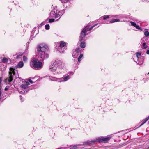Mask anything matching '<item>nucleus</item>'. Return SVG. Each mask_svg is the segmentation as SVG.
<instances>
[{
	"instance_id": "obj_27",
	"label": "nucleus",
	"mask_w": 149,
	"mask_h": 149,
	"mask_svg": "<svg viewBox=\"0 0 149 149\" xmlns=\"http://www.w3.org/2000/svg\"><path fill=\"white\" fill-rule=\"evenodd\" d=\"M45 28L46 30H49V29L50 26L49 24H46L45 26Z\"/></svg>"
},
{
	"instance_id": "obj_7",
	"label": "nucleus",
	"mask_w": 149,
	"mask_h": 149,
	"mask_svg": "<svg viewBox=\"0 0 149 149\" xmlns=\"http://www.w3.org/2000/svg\"><path fill=\"white\" fill-rule=\"evenodd\" d=\"M10 71L9 72V76L4 80V82L6 83H10L11 82L13 79V76L15 74V72L13 68H11L10 69Z\"/></svg>"
},
{
	"instance_id": "obj_30",
	"label": "nucleus",
	"mask_w": 149,
	"mask_h": 149,
	"mask_svg": "<svg viewBox=\"0 0 149 149\" xmlns=\"http://www.w3.org/2000/svg\"><path fill=\"white\" fill-rule=\"evenodd\" d=\"M23 61H24V62L26 61H27V58L26 56H23Z\"/></svg>"
},
{
	"instance_id": "obj_11",
	"label": "nucleus",
	"mask_w": 149,
	"mask_h": 149,
	"mask_svg": "<svg viewBox=\"0 0 149 149\" xmlns=\"http://www.w3.org/2000/svg\"><path fill=\"white\" fill-rule=\"evenodd\" d=\"M98 142V141L97 140V138L93 140H91V141L88 140L84 142L83 143V145H88V144H91L93 145L95 142Z\"/></svg>"
},
{
	"instance_id": "obj_37",
	"label": "nucleus",
	"mask_w": 149,
	"mask_h": 149,
	"mask_svg": "<svg viewBox=\"0 0 149 149\" xmlns=\"http://www.w3.org/2000/svg\"><path fill=\"white\" fill-rule=\"evenodd\" d=\"M40 24L42 26L44 25V23H43V22H42Z\"/></svg>"
},
{
	"instance_id": "obj_10",
	"label": "nucleus",
	"mask_w": 149,
	"mask_h": 149,
	"mask_svg": "<svg viewBox=\"0 0 149 149\" xmlns=\"http://www.w3.org/2000/svg\"><path fill=\"white\" fill-rule=\"evenodd\" d=\"M80 53V50L79 48L76 49L74 51H72V55L74 58H76Z\"/></svg>"
},
{
	"instance_id": "obj_8",
	"label": "nucleus",
	"mask_w": 149,
	"mask_h": 149,
	"mask_svg": "<svg viewBox=\"0 0 149 149\" xmlns=\"http://www.w3.org/2000/svg\"><path fill=\"white\" fill-rule=\"evenodd\" d=\"M49 79L52 81H57L58 82H64L68 80L70 78V75H68L60 78H57L54 77L49 76Z\"/></svg>"
},
{
	"instance_id": "obj_43",
	"label": "nucleus",
	"mask_w": 149,
	"mask_h": 149,
	"mask_svg": "<svg viewBox=\"0 0 149 149\" xmlns=\"http://www.w3.org/2000/svg\"><path fill=\"white\" fill-rule=\"evenodd\" d=\"M148 124H149V121L148 122Z\"/></svg>"
},
{
	"instance_id": "obj_32",
	"label": "nucleus",
	"mask_w": 149,
	"mask_h": 149,
	"mask_svg": "<svg viewBox=\"0 0 149 149\" xmlns=\"http://www.w3.org/2000/svg\"><path fill=\"white\" fill-rule=\"evenodd\" d=\"M29 82H30V83H31V84L33 83V81L31 79H29Z\"/></svg>"
},
{
	"instance_id": "obj_6",
	"label": "nucleus",
	"mask_w": 149,
	"mask_h": 149,
	"mask_svg": "<svg viewBox=\"0 0 149 149\" xmlns=\"http://www.w3.org/2000/svg\"><path fill=\"white\" fill-rule=\"evenodd\" d=\"M29 84L28 82L25 81L23 82L22 84L20 86V89L18 90V92L21 94H25L27 93L26 89L28 87V86Z\"/></svg>"
},
{
	"instance_id": "obj_16",
	"label": "nucleus",
	"mask_w": 149,
	"mask_h": 149,
	"mask_svg": "<svg viewBox=\"0 0 149 149\" xmlns=\"http://www.w3.org/2000/svg\"><path fill=\"white\" fill-rule=\"evenodd\" d=\"M141 48L143 49H146L148 47V46L145 42H141Z\"/></svg>"
},
{
	"instance_id": "obj_13",
	"label": "nucleus",
	"mask_w": 149,
	"mask_h": 149,
	"mask_svg": "<svg viewBox=\"0 0 149 149\" xmlns=\"http://www.w3.org/2000/svg\"><path fill=\"white\" fill-rule=\"evenodd\" d=\"M130 23L131 24V25L135 27L137 29L139 30H141V29L139 26V25H137L136 23L132 21H130Z\"/></svg>"
},
{
	"instance_id": "obj_31",
	"label": "nucleus",
	"mask_w": 149,
	"mask_h": 149,
	"mask_svg": "<svg viewBox=\"0 0 149 149\" xmlns=\"http://www.w3.org/2000/svg\"><path fill=\"white\" fill-rule=\"evenodd\" d=\"M20 99L21 101L23 102L24 101V99L22 98V96L20 95Z\"/></svg>"
},
{
	"instance_id": "obj_36",
	"label": "nucleus",
	"mask_w": 149,
	"mask_h": 149,
	"mask_svg": "<svg viewBox=\"0 0 149 149\" xmlns=\"http://www.w3.org/2000/svg\"><path fill=\"white\" fill-rule=\"evenodd\" d=\"M1 91H0V97H1Z\"/></svg>"
},
{
	"instance_id": "obj_21",
	"label": "nucleus",
	"mask_w": 149,
	"mask_h": 149,
	"mask_svg": "<svg viewBox=\"0 0 149 149\" xmlns=\"http://www.w3.org/2000/svg\"><path fill=\"white\" fill-rule=\"evenodd\" d=\"M78 145H71L70 146V149H76L78 148Z\"/></svg>"
},
{
	"instance_id": "obj_28",
	"label": "nucleus",
	"mask_w": 149,
	"mask_h": 149,
	"mask_svg": "<svg viewBox=\"0 0 149 149\" xmlns=\"http://www.w3.org/2000/svg\"><path fill=\"white\" fill-rule=\"evenodd\" d=\"M62 3H65L68 2L69 0H60Z\"/></svg>"
},
{
	"instance_id": "obj_9",
	"label": "nucleus",
	"mask_w": 149,
	"mask_h": 149,
	"mask_svg": "<svg viewBox=\"0 0 149 149\" xmlns=\"http://www.w3.org/2000/svg\"><path fill=\"white\" fill-rule=\"evenodd\" d=\"M110 139L111 137H101L97 138V140L100 143H105L107 142Z\"/></svg>"
},
{
	"instance_id": "obj_40",
	"label": "nucleus",
	"mask_w": 149,
	"mask_h": 149,
	"mask_svg": "<svg viewBox=\"0 0 149 149\" xmlns=\"http://www.w3.org/2000/svg\"><path fill=\"white\" fill-rule=\"evenodd\" d=\"M17 58H19V57H18V56H17Z\"/></svg>"
},
{
	"instance_id": "obj_34",
	"label": "nucleus",
	"mask_w": 149,
	"mask_h": 149,
	"mask_svg": "<svg viewBox=\"0 0 149 149\" xmlns=\"http://www.w3.org/2000/svg\"><path fill=\"white\" fill-rule=\"evenodd\" d=\"M8 87L7 86H6V88H5V90H6V91L8 90Z\"/></svg>"
},
{
	"instance_id": "obj_44",
	"label": "nucleus",
	"mask_w": 149,
	"mask_h": 149,
	"mask_svg": "<svg viewBox=\"0 0 149 149\" xmlns=\"http://www.w3.org/2000/svg\"><path fill=\"white\" fill-rule=\"evenodd\" d=\"M148 148H149V147Z\"/></svg>"
},
{
	"instance_id": "obj_42",
	"label": "nucleus",
	"mask_w": 149,
	"mask_h": 149,
	"mask_svg": "<svg viewBox=\"0 0 149 149\" xmlns=\"http://www.w3.org/2000/svg\"><path fill=\"white\" fill-rule=\"evenodd\" d=\"M149 74V72L148 73V74H147V75H148V74Z\"/></svg>"
},
{
	"instance_id": "obj_14",
	"label": "nucleus",
	"mask_w": 149,
	"mask_h": 149,
	"mask_svg": "<svg viewBox=\"0 0 149 149\" xmlns=\"http://www.w3.org/2000/svg\"><path fill=\"white\" fill-rule=\"evenodd\" d=\"M118 17L121 19V21H125L127 19V17L123 15H118Z\"/></svg>"
},
{
	"instance_id": "obj_17",
	"label": "nucleus",
	"mask_w": 149,
	"mask_h": 149,
	"mask_svg": "<svg viewBox=\"0 0 149 149\" xmlns=\"http://www.w3.org/2000/svg\"><path fill=\"white\" fill-rule=\"evenodd\" d=\"M60 47L63 48L66 45V43L65 42L63 41H61L60 42Z\"/></svg>"
},
{
	"instance_id": "obj_26",
	"label": "nucleus",
	"mask_w": 149,
	"mask_h": 149,
	"mask_svg": "<svg viewBox=\"0 0 149 149\" xmlns=\"http://www.w3.org/2000/svg\"><path fill=\"white\" fill-rule=\"evenodd\" d=\"M141 52H137L136 54V57L138 58H139V56H140L141 55Z\"/></svg>"
},
{
	"instance_id": "obj_5",
	"label": "nucleus",
	"mask_w": 149,
	"mask_h": 149,
	"mask_svg": "<svg viewBox=\"0 0 149 149\" xmlns=\"http://www.w3.org/2000/svg\"><path fill=\"white\" fill-rule=\"evenodd\" d=\"M64 10H62L60 11L59 12H58L57 10L55 9H53L50 12V17H54L55 18L58 17H61V13H62V15L64 13ZM60 18H59V19L56 20V21H57L58 20L60 19Z\"/></svg>"
},
{
	"instance_id": "obj_29",
	"label": "nucleus",
	"mask_w": 149,
	"mask_h": 149,
	"mask_svg": "<svg viewBox=\"0 0 149 149\" xmlns=\"http://www.w3.org/2000/svg\"><path fill=\"white\" fill-rule=\"evenodd\" d=\"M55 21V20L53 19H49V23H52L54 22Z\"/></svg>"
},
{
	"instance_id": "obj_2",
	"label": "nucleus",
	"mask_w": 149,
	"mask_h": 149,
	"mask_svg": "<svg viewBox=\"0 0 149 149\" xmlns=\"http://www.w3.org/2000/svg\"><path fill=\"white\" fill-rule=\"evenodd\" d=\"M49 48L45 44H40L38 46L36 53L38 58H41L42 60L48 58L49 55L47 53Z\"/></svg>"
},
{
	"instance_id": "obj_3",
	"label": "nucleus",
	"mask_w": 149,
	"mask_h": 149,
	"mask_svg": "<svg viewBox=\"0 0 149 149\" xmlns=\"http://www.w3.org/2000/svg\"><path fill=\"white\" fill-rule=\"evenodd\" d=\"M98 24H96L90 28L89 26H87L85 27L82 30L80 36V38L79 42L80 43H81L80 47L81 48H84L86 46L83 40H84L85 36L87 34V32L88 31L91 30L93 27L95 26Z\"/></svg>"
},
{
	"instance_id": "obj_15",
	"label": "nucleus",
	"mask_w": 149,
	"mask_h": 149,
	"mask_svg": "<svg viewBox=\"0 0 149 149\" xmlns=\"http://www.w3.org/2000/svg\"><path fill=\"white\" fill-rule=\"evenodd\" d=\"M23 62L22 61H21L17 65L16 67L18 68H21L23 66Z\"/></svg>"
},
{
	"instance_id": "obj_33",
	"label": "nucleus",
	"mask_w": 149,
	"mask_h": 149,
	"mask_svg": "<svg viewBox=\"0 0 149 149\" xmlns=\"http://www.w3.org/2000/svg\"><path fill=\"white\" fill-rule=\"evenodd\" d=\"M146 53L148 54H149V50H147L146 52Z\"/></svg>"
},
{
	"instance_id": "obj_22",
	"label": "nucleus",
	"mask_w": 149,
	"mask_h": 149,
	"mask_svg": "<svg viewBox=\"0 0 149 149\" xmlns=\"http://www.w3.org/2000/svg\"><path fill=\"white\" fill-rule=\"evenodd\" d=\"M109 16H111V15H104L101 17V18H103V19L104 20H105L106 19L109 18L110 17Z\"/></svg>"
},
{
	"instance_id": "obj_4",
	"label": "nucleus",
	"mask_w": 149,
	"mask_h": 149,
	"mask_svg": "<svg viewBox=\"0 0 149 149\" xmlns=\"http://www.w3.org/2000/svg\"><path fill=\"white\" fill-rule=\"evenodd\" d=\"M31 65L33 68L38 70L42 68L43 64L42 62H40L38 59H34L31 61Z\"/></svg>"
},
{
	"instance_id": "obj_25",
	"label": "nucleus",
	"mask_w": 149,
	"mask_h": 149,
	"mask_svg": "<svg viewBox=\"0 0 149 149\" xmlns=\"http://www.w3.org/2000/svg\"><path fill=\"white\" fill-rule=\"evenodd\" d=\"M144 34L145 36H149V32L148 31H146L144 32Z\"/></svg>"
},
{
	"instance_id": "obj_38",
	"label": "nucleus",
	"mask_w": 149,
	"mask_h": 149,
	"mask_svg": "<svg viewBox=\"0 0 149 149\" xmlns=\"http://www.w3.org/2000/svg\"><path fill=\"white\" fill-rule=\"evenodd\" d=\"M73 74V73H71L70 74V75H72Z\"/></svg>"
},
{
	"instance_id": "obj_19",
	"label": "nucleus",
	"mask_w": 149,
	"mask_h": 149,
	"mask_svg": "<svg viewBox=\"0 0 149 149\" xmlns=\"http://www.w3.org/2000/svg\"><path fill=\"white\" fill-rule=\"evenodd\" d=\"M62 48L60 47H59L57 50L60 53H63L64 52V50Z\"/></svg>"
},
{
	"instance_id": "obj_41",
	"label": "nucleus",
	"mask_w": 149,
	"mask_h": 149,
	"mask_svg": "<svg viewBox=\"0 0 149 149\" xmlns=\"http://www.w3.org/2000/svg\"><path fill=\"white\" fill-rule=\"evenodd\" d=\"M143 39V38L142 39H141V40H142Z\"/></svg>"
},
{
	"instance_id": "obj_12",
	"label": "nucleus",
	"mask_w": 149,
	"mask_h": 149,
	"mask_svg": "<svg viewBox=\"0 0 149 149\" xmlns=\"http://www.w3.org/2000/svg\"><path fill=\"white\" fill-rule=\"evenodd\" d=\"M144 58L143 56H141L138 59V63H137L139 65H142L143 63Z\"/></svg>"
},
{
	"instance_id": "obj_35",
	"label": "nucleus",
	"mask_w": 149,
	"mask_h": 149,
	"mask_svg": "<svg viewBox=\"0 0 149 149\" xmlns=\"http://www.w3.org/2000/svg\"><path fill=\"white\" fill-rule=\"evenodd\" d=\"M141 1H149V0H141Z\"/></svg>"
},
{
	"instance_id": "obj_1",
	"label": "nucleus",
	"mask_w": 149,
	"mask_h": 149,
	"mask_svg": "<svg viewBox=\"0 0 149 149\" xmlns=\"http://www.w3.org/2000/svg\"><path fill=\"white\" fill-rule=\"evenodd\" d=\"M64 66V63L62 60L57 59L49 68L53 74L57 75L63 72Z\"/></svg>"
},
{
	"instance_id": "obj_39",
	"label": "nucleus",
	"mask_w": 149,
	"mask_h": 149,
	"mask_svg": "<svg viewBox=\"0 0 149 149\" xmlns=\"http://www.w3.org/2000/svg\"><path fill=\"white\" fill-rule=\"evenodd\" d=\"M1 85H0V91H1Z\"/></svg>"
},
{
	"instance_id": "obj_20",
	"label": "nucleus",
	"mask_w": 149,
	"mask_h": 149,
	"mask_svg": "<svg viewBox=\"0 0 149 149\" xmlns=\"http://www.w3.org/2000/svg\"><path fill=\"white\" fill-rule=\"evenodd\" d=\"M8 60H9L10 61V59H8L4 57L2 59V61L3 63H7L8 61Z\"/></svg>"
},
{
	"instance_id": "obj_24",
	"label": "nucleus",
	"mask_w": 149,
	"mask_h": 149,
	"mask_svg": "<svg viewBox=\"0 0 149 149\" xmlns=\"http://www.w3.org/2000/svg\"><path fill=\"white\" fill-rule=\"evenodd\" d=\"M83 58V55L82 54H80L78 58V62H79L81 60V59Z\"/></svg>"
},
{
	"instance_id": "obj_18",
	"label": "nucleus",
	"mask_w": 149,
	"mask_h": 149,
	"mask_svg": "<svg viewBox=\"0 0 149 149\" xmlns=\"http://www.w3.org/2000/svg\"><path fill=\"white\" fill-rule=\"evenodd\" d=\"M149 119V116L146 118L145 119H143L142 121V123L141 125L139 127L142 126L144 124L148 119Z\"/></svg>"
},
{
	"instance_id": "obj_23",
	"label": "nucleus",
	"mask_w": 149,
	"mask_h": 149,
	"mask_svg": "<svg viewBox=\"0 0 149 149\" xmlns=\"http://www.w3.org/2000/svg\"><path fill=\"white\" fill-rule=\"evenodd\" d=\"M120 21V20L119 19H114L111 21H110V23H113L116 22H119Z\"/></svg>"
}]
</instances>
